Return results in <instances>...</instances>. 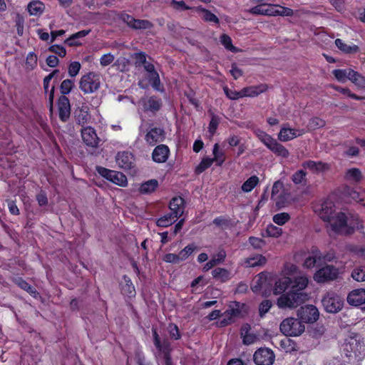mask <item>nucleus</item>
<instances>
[{"instance_id":"obj_22","label":"nucleus","mask_w":365,"mask_h":365,"mask_svg":"<svg viewBox=\"0 0 365 365\" xmlns=\"http://www.w3.org/2000/svg\"><path fill=\"white\" fill-rule=\"evenodd\" d=\"M302 167L304 169H309L314 173H324L329 169V165L327 163L314 160L304 161L302 163Z\"/></svg>"},{"instance_id":"obj_53","label":"nucleus","mask_w":365,"mask_h":365,"mask_svg":"<svg viewBox=\"0 0 365 365\" xmlns=\"http://www.w3.org/2000/svg\"><path fill=\"white\" fill-rule=\"evenodd\" d=\"M213 163L214 160H212L210 158H203L200 163L196 167L195 172L198 174L202 173L206 169L210 168Z\"/></svg>"},{"instance_id":"obj_24","label":"nucleus","mask_w":365,"mask_h":365,"mask_svg":"<svg viewBox=\"0 0 365 365\" xmlns=\"http://www.w3.org/2000/svg\"><path fill=\"white\" fill-rule=\"evenodd\" d=\"M267 89V86L266 84H260L258 86H251L243 88L241 90L242 98L250 97L253 98L259 96V94L264 93Z\"/></svg>"},{"instance_id":"obj_54","label":"nucleus","mask_w":365,"mask_h":365,"mask_svg":"<svg viewBox=\"0 0 365 365\" xmlns=\"http://www.w3.org/2000/svg\"><path fill=\"white\" fill-rule=\"evenodd\" d=\"M73 86L74 81L73 80L66 79L63 81L60 86V90L61 93L63 94V96L68 94L71 91Z\"/></svg>"},{"instance_id":"obj_4","label":"nucleus","mask_w":365,"mask_h":365,"mask_svg":"<svg viewBox=\"0 0 365 365\" xmlns=\"http://www.w3.org/2000/svg\"><path fill=\"white\" fill-rule=\"evenodd\" d=\"M255 134L259 140L277 156L287 158L289 155V150L282 144L279 143L277 140L265 132L257 130Z\"/></svg>"},{"instance_id":"obj_25","label":"nucleus","mask_w":365,"mask_h":365,"mask_svg":"<svg viewBox=\"0 0 365 365\" xmlns=\"http://www.w3.org/2000/svg\"><path fill=\"white\" fill-rule=\"evenodd\" d=\"M321 252L317 249H313L311 253L304 259L303 267L307 269H312L316 264H321Z\"/></svg>"},{"instance_id":"obj_35","label":"nucleus","mask_w":365,"mask_h":365,"mask_svg":"<svg viewBox=\"0 0 365 365\" xmlns=\"http://www.w3.org/2000/svg\"><path fill=\"white\" fill-rule=\"evenodd\" d=\"M90 33V30H82L71 35L66 40V43L70 46H79L81 43L78 39L85 37Z\"/></svg>"},{"instance_id":"obj_14","label":"nucleus","mask_w":365,"mask_h":365,"mask_svg":"<svg viewBox=\"0 0 365 365\" xmlns=\"http://www.w3.org/2000/svg\"><path fill=\"white\" fill-rule=\"evenodd\" d=\"M319 311L314 305L302 307L298 310L297 313V316L299 319L305 323H313L316 322L319 318Z\"/></svg>"},{"instance_id":"obj_36","label":"nucleus","mask_w":365,"mask_h":365,"mask_svg":"<svg viewBox=\"0 0 365 365\" xmlns=\"http://www.w3.org/2000/svg\"><path fill=\"white\" fill-rule=\"evenodd\" d=\"M196 11L202 13V18L203 20L207 22H212L215 24L219 23V19L216 15L212 14L209 10H207L202 6H197L195 8Z\"/></svg>"},{"instance_id":"obj_33","label":"nucleus","mask_w":365,"mask_h":365,"mask_svg":"<svg viewBox=\"0 0 365 365\" xmlns=\"http://www.w3.org/2000/svg\"><path fill=\"white\" fill-rule=\"evenodd\" d=\"M27 9L30 15L40 16L45 9V5L43 2L35 0L28 4Z\"/></svg>"},{"instance_id":"obj_38","label":"nucleus","mask_w":365,"mask_h":365,"mask_svg":"<svg viewBox=\"0 0 365 365\" xmlns=\"http://www.w3.org/2000/svg\"><path fill=\"white\" fill-rule=\"evenodd\" d=\"M158 187V181L157 180H150L141 184L140 187V192L143 194H149L155 191Z\"/></svg>"},{"instance_id":"obj_42","label":"nucleus","mask_w":365,"mask_h":365,"mask_svg":"<svg viewBox=\"0 0 365 365\" xmlns=\"http://www.w3.org/2000/svg\"><path fill=\"white\" fill-rule=\"evenodd\" d=\"M352 69H335L332 71L334 77L341 83H344L347 79L349 80Z\"/></svg>"},{"instance_id":"obj_64","label":"nucleus","mask_w":365,"mask_h":365,"mask_svg":"<svg viewBox=\"0 0 365 365\" xmlns=\"http://www.w3.org/2000/svg\"><path fill=\"white\" fill-rule=\"evenodd\" d=\"M48 50L51 52L58 55L60 57H64L66 54V48L63 46L58 45V44H54V45L51 46L48 48Z\"/></svg>"},{"instance_id":"obj_16","label":"nucleus","mask_w":365,"mask_h":365,"mask_svg":"<svg viewBox=\"0 0 365 365\" xmlns=\"http://www.w3.org/2000/svg\"><path fill=\"white\" fill-rule=\"evenodd\" d=\"M81 133L82 140L87 146L91 148L98 147L100 139L93 128L91 126L84 127L81 129Z\"/></svg>"},{"instance_id":"obj_47","label":"nucleus","mask_w":365,"mask_h":365,"mask_svg":"<svg viewBox=\"0 0 365 365\" xmlns=\"http://www.w3.org/2000/svg\"><path fill=\"white\" fill-rule=\"evenodd\" d=\"M345 177L348 180L354 182H359L362 179L361 172L355 168L347 170Z\"/></svg>"},{"instance_id":"obj_27","label":"nucleus","mask_w":365,"mask_h":365,"mask_svg":"<svg viewBox=\"0 0 365 365\" xmlns=\"http://www.w3.org/2000/svg\"><path fill=\"white\" fill-rule=\"evenodd\" d=\"M283 187V183L280 181H277L274 183L272 190L271 197L279 207L284 206V202L281 199L284 191Z\"/></svg>"},{"instance_id":"obj_3","label":"nucleus","mask_w":365,"mask_h":365,"mask_svg":"<svg viewBox=\"0 0 365 365\" xmlns=\"http://www.w3.org/2000/svg\"><path fill=\"white\" fill-rule=\"evenodd\" d=\"M247 12L253 15H262L268 16H291L294 11L292 9L284 7L278 4L259 3L258 5L250 8Z\"/></svg>"},{"instance_id":"obj_46","label":"nucleus","mask_w":365,"mask_h":365,"mask_svg":"<svg viewBox=\"0 0 365 365\" xmlns=\"http://www.w3.org/2000/svg\"><path fill=\"white\" fill-rule=\"evenodd\" d=\"M212 154L214 155L212 160L217 163V165H221L225 161V153L223 151L220 150V146L218 143H215L213 146Z\"/></svg>"},{"instance_id":"obj_43","label":"nucleus","mask_w":365,"mask_h":365,"mask_svg":"<svg viewBox=\"0 0 365 365\" xmlns=\"http://www.w3.org/2000/svg\"><path fill=\"white\" fill-rule=\"evenodd\" d=\"M346 194L354 201L365 206V190L358 192L353 189H349Z\"/></svg>"},{"instance_id":"obj_39","label":"nucleus","mask_w":365,"mask_h":365,"mask_svg":"<svg viewBox=\"0 0 365 365\" xmlns=\"http://www.w3.org/2000/svg\"><path fill=\"white\" fill-rule=\"evenodd\" d=\"M259 182V178L256 175H252V176L250 177L242 185L241 189L244 192H250L257 185Z\"/></svg>"},{"instance_id":"obj_50","label":"nucleus","mask_w":365,"mask_h":365,"mask_svg":"<svg viewBox=\"0 0 365 365\" xmlns=\"http://www.w3.org/2000/svg\"><path fill=\"white\" fill-rule=\"evenodd\" d=\"M196 250V246L194 244L187 245L183 250L179 252V257L181 262L185 260L191 255Z\"/></svg>"},{"instance_id":"obj_55","label":"nucleus","mask_w":365,"mask_h":365,"mask_svg":"<svg viewBox=\"0 0 365 365\" xmlns=\"http://www.w3.org/2000/svg\"><path fill=\"white\" fill-rule=\"evenodd\" d=\"M289 220V214L281 212L273 216V222L278 225H284Z\"/></svg>"},{"instance_id":"obj_31","label":"nucleus","mask_w":365,"mask_h":365,"mask_svg":"<svg viewBox=\"0 0 365 365\" xmlns=\"http://www.w3.org/2000/svg\"><path fill=\"white\" fill-rule=\"evenodd\" d=\"M336 46L344 53H356L359 51V46L355 44H346L341 39L336 38L335 40Z\"/></svg>"},{"instance_id":"obj_12","label":"nucleus","mask_w":365,"mask_h":365,"mask_svg":"<svg viewBox=\"0 0 365 365\" xmlns=\"http://www.w3.org/2000/svg\"><path fill=\"white\" fill-rule=\"evenodd\" d=\"M96 170L102 177L119 186L124 187L127 185V178L120 172L108 170L100 166L97 167Z\"/></svg>"},{"instance_id":"obj_29","label":"nucleus","mask_w":365,"mask_h":365,"mask_svg":"<svg viewBox=\"0 0 365 365\" xmlns=\"http://www.w3.org/2000/svg\"><path fill=\"white\" fill-rule=\"evenodd\" d=\"M225 257H226L225 251L220 250L215 255L213 256L212 259H210L209 262H207L205 264V266L203 267V271L207 272L208 270L211 269L215 265L222 263V262H224Z\"/></svg>"},{"instance_id":"obj_6","label":"nucleus","mask_w":365,"mask_h":365,"mask_svg":"<svg viewBox=\"0 0 365 365\" xmlns=\"http://www.w3.org/2000/svg\"><path fill=\"white\" fill-rule=\"evenodd\" d=\"M153 336L154 345L158 349L157 359L163 360L165 365H172L170 358V344L167 340L160 341V337L155 329H153Z\"/></svg>"},{"instance_id":"obj_11","label":"nucleus","mask_w":365,"mask_h":365,"mask_svg":"<svg viewBox=\"0 0 365 365\" xmlns=\"http://www.w3.org/2000/svg\"><path fill=\"white\" fill-rule=\"evenodd\" d=\"M240 314V303L236 302H232L229 306V309L222 314V319L217 322L218 327H224L233 323L235 319L238 317Z\"/></svg>"},{"instance_id":"obj_2","label":"nucleus","mask_w":365,"mask_h":365,"mask_svg":"<svg viewBox=\"0 0 365 365\" xmlns=\"http://www.w3.org/2000/svg\"><path fill=\"white\" fill-rule=\"evenodd\" d=\"M341 352L349 361H359L365 356V341L356 335L349 336L341 345Z\"/></svg>"},{"instance_id":"obj_15","label":"nucleus","mask_w":365,"mask_h":365,"mask_svg":"<svg viewBox=\"0 0 365 365\" xmlns=\"http://www.w3.org/2000/svg\"><path fill=\"white\" fill-rule=\"evenodd\" d=\"M121 19L129 27L133 29H148L153 27V24L150 21L148 20L136 19L127 14H122Z\"/></svg>"},{"instance_id":"obj_57","label":"nucleus","mask_w":365,"mask_h":365,"mask_svg":"<svg viewBox=\"0 0 365 365\" xmlns=\"http://www.w3.org/2000/svg\"><path fill=\"white\" fill-rule=\"evenodd\" d=\"M148 78L149 82L151 83L152 86L155 90H159L160 81L159 75L156 72V71L153 73H148Z\"/></svg>"},{"instance_id":"obj_48","label":"nucleus","mask_w":365,"mask_h":365,"mask_svg":"<svg viewBox=\"0 0 365 365\" xmlns=\"http://www.w3.org/2000/svg\"><path fill=\"white\" fill-rule=\"evenodd\" d=\"M220 42L226 49L232 52L236 53L238 49L232 45L231 38L227 34H222L220 36Z\"/></svg>"},{"instance_id":"obj_61","label":"nucleus","mask_w":365,"mask_h":365,"mask_svg":"<svg viewBox=\"0 0 365 365\" xmlns=\"http://www.w3.org/2000/svg\"><path fill=\"white\" fill-rule=\"evenodd\" d=\"M168 331L171 336V338L178 340L180 339L181 334L179 331V329L177 325L174 324H170L168 327Z\"/></svg>"},{"instance_id":"obj_56","label":"nucleus","mask_w":365,"mask_h":365,"mask_svg":"<svg viewBox=\"0 0 365 365\" xmlns=\"http://www.w3.org/2000/svg\"><path fill=\"white\" fill-rule=\"evenodd\" d=\"M81 68V65L78 61H73L71 62L68 68V73L69 76L71 77H76Z\"/></svg>"},{"instance_id":"obj_5","label":"nucleus","mask_w":365,"mask_h":365,"mask_svg":"<svg viewBox=\"0 0 365 365\" xmlns=\"http://www.w3.org/2000/svg\"><path fill=\"white\" fill-rule=\"evenodd\" d=\"M307 295L302 292L290 291L282 294L277 299V306L281 309L294 308L304 302Z\"/></svg>"},{"instance_id":"obj_9","label":"nucleus","mask_w":365,"mask_h":365,"mask_svg":"<svg viewBox=\"0 0 365 365\" xmlns=\"http://www.w3.org/2000/svg\"><path fill=\"white\" fill-rule=\"evenodd\" d=\"M322 304L327 312L334 314L341 310L344 300L337 294L329 292L323 297Z\"/></svg>"},{"instance_id":"obj_62","label":"nucleus","mask_w":365,"mask_h":365,"mask_svg":"<svg viewBox=\"0 0 365 365\" xmlns=\"http://www.w3.org/2000/svg\"><path fill=\"white\" fill-rule=\"evenodd\" d=\"M297 271V267L292 264H287L283 270L282 274L284 277H290L294 275Z\"/></svg>"},{"instance_id":"obj_7","label":"nucleus","mask_w":365,"mask_h":365,"mask_svg":"<svg viewBox=\"0 0 365 365\" xmlns=\"http://www.w3.org/2000/svg\"><path fill=\"white\" fill-rule=\"evenodd\" d=\"M279 329L281 332L286 336H297L304 331L305 327L300 320L289 317L282 322Z\"/></svg>"},{"instance_id":"obj_18","label":"nucleus","mask_w":365,"mask_h":365,"mask_svg":"<svg viewBox=\"0 0 365 365\" xmlns=\"http://www.w3.org/2000/svg\"><path fill=\"white\" fill-rule=\"evenodd\" d=\"M58 111L59 118L66 122L71 115V105L69 100L65 96H61L58 101Z\"/></svg>"},{"instance_id":"obj_49","label":"nucleus","mask_w":365,"mask_h":365,"mask_svg":"<svg viewBox=\"0 0 365 365\" xmlns=\"http://www.w3.org/2000/svg\"><path fill=\"white\" fill-rule=\"evenodd\" d=\"M16 283L19 287H21L24 290H26L31 295L36 297V295L38 294L36 289L29 285L26 281L23 280L22 279H16Z\"/></svg>"},{"instance_id":"obj_23","label":"nucleus","mask_w":365,"mask_h":365,"mask_svg":"<svg viewBox=\"0 0 365 365\" xmlns=\"http://www.w3.org/2000/svg\"><path fill=\"white\" fill-rule=\"evenodd\" d=\"M133 155L128 152L118 153L116 156V163L124 170L130 169L133 163Z\"/></svg>"},{"instance_id":"obj_17","label":"nucleus","mask_w":365,"mask_h":365,"mask_svg":"<svg viewBox=\"0 0 365 365\" xmlns=\"http://www.w3.org/2000/svg\"><path fill=\"white\" fill-rule=\"evenodd\" d=\"M165 138V130L161 128H153L150 129L145 136V140L151 146L161 143Z\"/></svg>"},{"instance_id":"obj_34","label":"nucleus","mask_w":365,"mask_h":365,"mask_svg":"<svg viewBox=\"0 0 365 365\" xmlns=\"http://www.w3.org/2000/svg\"><path fill=\"white\" fill-rule=\"evenodd\" d=\"M265 257L262 255H255L245 259L244 265L247 267L261 266L266 263Z\"/></svg>"},{"instance_id":"obj_51","label":"nucleus","mask_w":365,"mask_h":365,"mask_svg":"<svg viewBox=\"0 0 365 365\" xmlns=\"http://www.w3.org/2000/svg\"><path fill=\"white\" fill-rule=\"evenodd\" d=\"M266 235L264 236L272 237H279L282 233V230L280 227H278L274 225H267L266 230Z\"/></svg>"},{"instance_id":"obj_32","label":"nucleus","mask_w":365,"mask_h":365,"mask_svg":"<svg viewBox=\"0 0 365 365\" xmlns=\"http://www.w3.org/2000/svg\"><path fill=\"white\" fill-rule=\"evenodd\" d=\"M292 283V281L289 277H283L279 279L274 284V293L279 294L283 293L289 286Z\"/></svg>"},{"instance_id":"obj_52","label":"nucleus","mask_w":365,"mask_h":365,"mask_svg":"<svg viewBox=\"0 0 365 365\" xmlns=\"http://www.w3.org/2000/svg\"><path fill=\"white\" fill-rule=\"evenodd\" d=\"M352 278L357 282L365 281V267L355 268L351 273Z\"/></svg>"},{"instance_id":"obj_40","label":"nucleus","mask_w":365,"mask_h":365,"mask_svg":"<svg viewBox=\"0 0 365 365\" xmlns=\"http://www.w3.org/2000/svg\"><path fill=\"white\" fill-rule=\"evenodd\" d=\"M213 278L220 282H226L230 277V272L225 268H216L212 272Z\"/></svg>"},{"instance_id":"obj_63","label":"nucleus","mask_w":365,"mask_h":365,"mask_svg":"<svg viewBox=\"0 0 365 365\" xmlns=\"http://www.w3.org/2000/svg\"><path fill=\"white\" fill-rule=\"evenodd\" d=\"M271 307L272 302L269 300L265 299L262 301L259 307V312L260 317H263L266 313H267Z\"/></svg>"},{"instance_id":"obj_21","label":"nucleus","mask_w":365,"mask_h":365,"mask_svg":"<svg viewBox=\"0 0 365 365\" xmlns=\"http://www.w3.org/2000/svg\"><path fill=\"white\" fill-rule=\"evenodd\" d=\"M170 154L169 148L163 144L155 148L152 153V158L154 162L162 163L166 162Z\"/></svg>"},{"instance_id":"obj_41","label":"nucleus","mask_w":365,"mask_h":365,"mask_svg":"<svg viewBox=\"0 0 365 365\" xmlns=\"http://www.w3.org/2000/svg\"><path fill=\"white\" fill-rule=\"evenodd\" d=\"M178 218V217H177V215H175L171 212L169 214H166L164 216L158 219L157 225L163 227H168L171 225L173 223H174Z\"/></svg>"},{"instance_id":"obj_19","label":"nucleus","mask_w":365,"mask_h":365,"mask_svg":"<svg viewBox=\"0 0 365 365\" xmlns=\"http://www.w3.org/2000/svg\"><path fill=\"white\" fill-rule=\"evenodd\" d=\"M346 299L350 305L354 307L364 304V309H365V289L352 290L349 293Z\"/></svg>"},{"instance_id":"obj_37","label":"nucleus","mask_w":365,"mask_h":365,"mask_svg":"<svg viewBox=\"0 0 365 365\" xmlns=\"http://www.w3.org/2000/svg\"><path fill=\"white\" fill-rule=\"evenodd\" d=\"M76 119L77 123L80 125H84L88 122L90 119V115L87 106H82L76 112Z\"/></svg>"},{"instance_id":"obj_44","label":"nucleus","mask_w":365,"mask_h":365,"mask_svg":"<svg viewBox=\"0 0 365 365\" xmlns=\"http://www.w3.org/2000/svg\"><path fill=\"white\" fill-rule=\"evenodd\" d=\"M292 288L298 291L304 290L308 285L309 279L306 275H301L294 278L292 282Z\"/></svg>"},{"instance_id":"obj_58","label":"nucleus","mask_w":365,"mask_h":365,"mask_svg":"<svg viewBox=\"0 0 365 365\" xmlns=\"http://www.w3.org/2000/svg\"><path fill=\"white\" fill-rule=\"evenodd\" d=\"M37 64V56L34 52H30L26 56V65L27 68L34 69Z\"/></svg>"},{"instance_id":"obj_13","label":"nucleus","mask_w":365,"mask_h":365,"mask_svg":"<svg viewBox=\"0 0 365 365\" xmlns=\"http://www.w3.org/2000/svg\"><path fill=\"white\" fill-rule=\"evenodd\" d=\"M254 361L256 365H272L274 361V352L268 348H260L255 351Z\"/></svg>"},{"instance_id":"obj_10","label":"nucleus","mask_w":365,"mask_h":365,"mask_svg":"<svg viewBox=\"0 0 365 365\" xmlns=\"http://www.w3.org/2000/svg\"><path fill=\"white\" fill-rule=\"evenodd\" d=\"M339 274V269L332 265H326L318 269L313 279L317 283H324L336 279Z\"/></svg>"},{"instance_id":"obj_1","label":"nucleus","mask_w":365,"mask_h":365,"mask_svg":"<svg viewBox=\"0 0 365 365\" xmlns=\"http://www.w3.org/2000/svg\"><path fill=\"white\" fill-rule=\"evenodd\" d=\"M314 212L336 233L348 235L363 228L362 222L357 215L349 212L335 213L334 203L330 200L315 205Z\"/></svg>"},{"instance_id":"obj_28","label":"nucleus","mask_w":365,"mask_h":365,"mask_svg":"<svg viewBox=\"0 0 365 365\" xmlns=\"http://www.w3.org/2000/svg\"><path fill=\"white\" fill-rule=\"evenodd\" d=\"M170 209L171 213L180 217L184 212V200L180 197H175L172 199L170 202Z\"/></svg>"},{"instance_id":"obj_45","label":"nucleus","mask_w":365,"mask_h":365,"mask_svg":"<svg viewBox=\"0 0 365 365\" xmlns=\"http://www.w3.org/2000/svg\"><path fill=\"white\" fill-rule=\"evenodd\" d=\"M349 81H351L357 87L365 88V77L353 69L350 75Z\"/></svg>"},{"instance_id":"obj_8","label":"nucleus","mask_w":365,"mask_h":365,"mask_svg":"<svg viewBox=\"0 0 365 365\" xmlns=\"http://www.w3.org/2000/svg\"><path fill=\"white\" fill-rule=\"evenodd\" d=\"M100 86V76L95 72H89L82 76L79 81V88L86 94L96 92Z\"/></svg>"},{"instance_id":"obj_59","label":"nucleus","mask_w":365,"mask_h":365,"mask_svg":"<svg viewBox=\"0 0 365 365\" xmlns=\"http://www.w3.org/2000/svg\"><path fill=\"white\" fill-rule=\"evenodd\" d=\"M325 124V121L323 119L315 117L309 120V127L311 129L315 130L324 127Z\"/></svg>"},{"instance_id":"obj_30","label":"nucleus","mask_w":365,"mask_h":365,"mask_svg":"<svg viewBox=\"0 0 365 365\" xmlns=\"http://www.w3.org/2000/svg\"><path fill=\"white\" fill-rule=\"evenodd\" d=\"M143 102L144 108L152 112L158 110L162 106L161 100L154 96L145 99Z\"/></svg>"},{"instance_id":"obj_20","label":"nucleus","mask_w":365,"mask_h":365,"mask_svg":"<svg viewBox=\"0 0 365 365\" xmlns=\"http://www.w3.org/2000/svg\"><path fill=\"white\" fill-rule=\"evenodd\" d=\"M304 133V131L303 130L292 129L287 126H283L278 134V139L280 141L287 142L301 136Z\"/></svg>"},{"instance_id":"obj_60","label":"nucleus","mask_w":365,"mask_h":365,"mask_svg":"<svg viewBox=\"0 0 365 365\" xmlns=\"http://www.w3.org/2000/svg\"><path fill=\"white\" fill-rule=\"evenodd\" d=\"M115 60V56L111 53L103 54L100 58V64L105 67L110 65Z\"/></svg>"},{"instance_id":"obj_26","label":"nucleus","mask_w":365,"mask_h":365,"mask_svg":"<svg viewBox=\"0 0 365 365\" xmlns=\"http://www.w3.org/2000/svg\"><path fill=\"white\" fill-rule=\"evenodd\" d=\"M251 327L248 324H245L242 326L240 330V335L242 339L244 344L250 345L254 344L257 336L255 334L250 331Z\"/></svg>"}]
</instances>
